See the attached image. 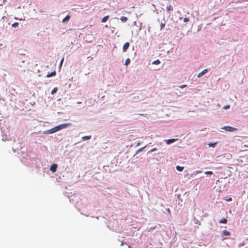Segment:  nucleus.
I'll list each match as a JSON object with an SVG mask.
<instances>
[{
	"label": "nucleus",
	"mask_w": 248,
	"mask_h": 248,
	"mask_svg": "<svg viewBox=\"0 0 248 248\" xmlns=\"http://www.w3.org/2000/svg\"><path fill=\"white\" fill-rule=\"evenodd\" d=\"M194 223L195 224H198L199 225H201V223L200 222V221L198 220V219H196L195 221H194Z\"/></svg>",
	"instance_id": "bb28decb"
},
{
	"label": "nucleus",
	"mask_w": 248,
	"mask_h": 248,
	"mask_svg": "<svg viewBox=\"0 0 248 248\" xmlns=\"http://www.w3.org/2000/svg\"><path fill=\"white\" fill-rule=\"evenodd\" d=\"M2 6V4H0V6Z\"/></svg>",
	"instance_id": "e433bc0d"
},
{
	"label": "nucleus",
	"mask_w": 248,
	"mask_h": 248,
	"mask_svg": "<svg viewBox=\"0 0 248 248\" xmlns=\"http://www.w3.org/2000/svg\"><path fill=\"white\" fill-rule=\"evenodd\" d=\"M205 174H210L211 175L213 174V172L211 171H207L204 172Z\"/></svg>",
	"instance_id": "b1692460"
},
{
	"label": "nucleus",
	"mask_w": 248,
	"mask_h": 248,
	"mask_svg": "<svg viewBox=\"0 0 248 248\" xmlns=\"http://www.w3.org/2000/svg\"><path fill=\"white\" fill-rule=\"evenodd\" d=\"M146 147V145H145V146H144L142 148H141L139 149H138L137 151H136V154H138V153L140 152H141L143 149H144L145 147Z\"/></svg>",
	"instance_id": "5701e85b"
},
{
	"label": "nucleus",
	"mask_w": 248,
	"mask_h": 248,
	"mask_svg": "<svg viewBox=\"0 0 248 248\" xmlns=\"http://www.w3.org/2000/svg\"><path fill=\"white\" fill-rule=\"evenodd\" d=\"M109 16H106L103 17L101 19V22L103 23L106 22L108 19Z\"/></svg>",
	"instance_id": "ddd939ff"
},
{
	"label": "nucleus",
	"mask_w": 248,
	"mask_h": 248,
	"mask_svg": "<svg viewBox=\"0 0 248 248\" xmlns=\"http://www.w3.org/2000/svg\"><path fill=\"white\" fill-rule=\"evenodd\" d=\"M56 75V72L55 71H53V72H50L49 73V72H46V71L44 72V75H43V74L42 75H39V76L40 77V76H44V77H46V78H50L51 77H53V76H55Z\"/></svg>",
	"instance_id": "f257e3e1"
},
{
	"label": "nucleus",
	"mask_w": 248,
	"mask_h": 248,
	"mask_svg": "<svg viewBox=\"0 0 248 248\" xmlns=\"http://www.w3.org/2000/svg\"><path fill=\"white\" fill-rule=\"evenodd\" d=\"M157 21L159 22V19H157Z\"/></svg>",
	"instance_id": "c9c22d12"
},
{
	"label": "nucleus",
	"mask_w": 248,
	"mask_h": 248,
	"mask_svg": "<svg viewBox=\"0 0 248 248\" xmlns=\"http://www.w3.org/2000/svg\"><path fill=\"white\" fill-rule=\"evenodd\" d=\"M227 220L226 218H223L221 219H220L219 221V223H224V224H226L227 223Z\"/></svg>",
	"instance_id": "4468645a"
},
{
	"label": "nucleus",
	"mask_w": 248,
	"mask_h": 248,
	"mask_svg": "<svg viewBox=\"0 0 248 248\" xmlns=\"http://www.w3.org/2000/svg\"><path fill=\"white\" fill-rule=\"evenodd\" d=\"M189 21V19L188 17H185L184 19V22H187Z\"/></svg>",
	"instance_id": "393cba45"
},
{
	"label": "nucleus",
	"mask_w": 248,
	"mask_h": 248,
	"mask_svg": "<svg viewBox=\"0 0 248 248\" xmlns=\"http://www.w3.org/2000/svg\"><path fill=\"white\" fill-rule=\"evenodd\" d=\"M161 62L159 60H156L152 62L153 64H159Z\"/></svg>",
	"instance_id": "f3484780"
},
{
	"label": "nucleus",
	"mask_w": 248,
	"mask_h": 248,
	"mask_svg": "<svg viewBox=\"0 0 248 248\" xmlns=\"http://www.w3.org/2000/svg\"><path fill=\"white\" fill-rule=\"evenodd\" d=\"M127 19H128V18L124 16H122L120 18V20H121V21L124 22V23L126 22Z\"/></svg>",
	"instance_id": "2eb2a0df"
},
{
	"label": "nucleus",
	"mask_w": 248,
	"mask_h": 248,
	"mask_svg": "<svg viewBox=\"0 0 248 248\" xmlns=\"http://www.w3.org/2000/svg\"><path fill=\"white\" fill-rule=\"evenodd\" d=\"M57 168V164H52L50 168V170L51 171H52L53 172H55L56 171Z\"/></svg>",
	"instance_id": "1a4fd4ad"
},
{
	"label": "nucleus",
	"mask_w": 248,
	"mask_h": 248,
	"mask_svg": "<svg viewBox=\"0 0 248 248\" xmlns=\"http://www.w3.org/2000/svg\"><path fill=\"white\" fill-rule=\"evenodd\" d=\"M155 11H156V9L155 7V9L154 10V12H155Z\"/></svg>",
	"instance_id": "72a5a7b5"
},
{
	"label": "nucleus",
	"mask_w": 248,
	"mask_h": 248,
	"mask_svg": "<svg viewBox=\"0 0 248 248\" xmlns=\"http://www.w3.org/2000/svg\"><path fill=\"white\" fill-rule=\"evenodd\" d=\"M176 140V139H171L165 140V142L167 144H170V143L174 142Z\"/></svg>",
	"instance_id": "9d476101"
},
{
	"label": "nucleus",
	"mask_w": 248,
	"mask_h": 248,
	"mask_svg": "<svg viewBox=\"0 0 248 248\" xmlns=\"http://www.w3.org/2000/svg\"><path fill=\"white\" fill-rule=\"evenodd\" d=\"M176 170L179 171H182L183 170H184V167H181V166H177L176 167Z\"/></svg>",
	"instance_id": "a211bd4d"
},
{
	"label": "nucleus",
	"mask_w": 248,
	"mask_h": 248,
	"mask_svg": "<svg viewBox=\"0 0 248 248\" xmlns=\"http://www.w3.org/2000/svg\"><path fill=\"white\" fill-rule=\"evenodd\" d=\"M216 143H210L208 144V145L210 146V147H214L215 145H216Z\"/></svg>",
	"instance_id": "a878e982"
},
{
	"label": "nucleus",
	"mask_w": 248,
	"mask_h": 248,
	"mask_svg": "<svg viewBox=\"0 0 248 248\" xmlns=\"http://www.w3.org/2000/svg\"><path fill=\"white\" fill-rule=\"evenodd\" d=\"M58 128L57 127V126H55L49 130H48L46 132V134H52V133H55L57 131H58V129H57Z\"/></svg>",
	"instance_id": "39448f33"
},
{
	"label": "nucleus",
	"mask_w": 248,
	"mask_h": 248,
	"mask_svg": "<svg viewBox=\"0 0 248 248\" xmlns=\"http://www.w3.org/2000/svg\"><path fill=\"white\" fill-rule=\"evenodd\" d=\"M71 123H66V124H60L59 125H58V126H57V127L58 128L57 129L59 131L61 129L65 128H66L69 126H71Z\"/></svg>",
	"instance_id": "7ed1b4c3"
},
{
	"label": "nucleus",
	"mask_w": 248,
	"mask_h": 248,
	"mask_svg": "<svg viewBox=\"0 0 248 248\" xmlns=\"http://www.w3.org/2000/svg\"><path fill=\"white\" fill-rule=\"evenodd\" d=\"M222 128L225 130L226 131L230 132H233L237 130V129L236 128L232 127L230 126H224Z\"/></svg>",
	"instance_id": "20e7f679"
},
{
	"label": "nucleus",
	"mask_w": 248,
	"mask_h": 248,
	"mask_svg": "<svg viewBox=\"0 0 248 248\" xmlns=\"http://www.w3.org/2000/svg\"><path fill=\"white\" fill-rule=\"evenodd\" d=\"M57 91H58V88L55 87L52 90L51 93L52 94H54L57 92Z\"/></svg>",
	"instance_id": "412c9836"
},
{
	"label": "nucleus",
	"mask_w": 248,
	"mask_h": 248,
	"mask_svg": "<svg viewBox=\"0 0 248 248\" xmlns=\"http://www.w3.org/2000/svg\"><path fill=\"white\" fill-rule=\"evenodd\" d=\"M19 24L18 22H15L13 24H12V27L13 28H16L18 26Z\"/></svg>",
	"instance_id": "4be33fe9"
},
{
	"label": "nucleus",
	"mask_w": 248,
	"mask_h": 248,
	"mask_svg": "<svg viewBox=\"0 0 248 248\" xmlns=\"http://www.w3.org/2000/svg\"><path fill=\"white\" fill-rule=\"evenodd\" d=\"M186 86H187L186 85L184 84V85L179 86V87L181 88H185V87H186Z\"/></svg>",
	"instance_id": "c85d7f7f"
},
{
	"label": "nucleus",
	"mask_w": 248,
	"mask_h": 248,
	"mask_svg": "<svg viewBox=\"0 0 248 248\" xmlns=\"http://www.w3.org/2000/svg\"><path fill=\"white\" fill-rule=\"evenodd\" d=\"M63 58H62L61 61V62H60V65L62 64L63 62Z\"/></svg>",
	"instance_id": "473e14b6"
},
{
	"label": "nucleus",
	"mask_w": 248,
	"mask_h": 248,
	"mask_svg": "<svg viewBox=\"0 0 248 248\" xmlns=\"http://www.w3.org/2000/svg\"><path fill=\"white\" fill-rule=\"evenodd\" d=\"M167 211L168 212V213H169V214H170V208H168L167 209Z\"/></svg>",
	"instance_id": "2f4dec72"
},
{
	"label": "nucleus",
	"mask_w": 248,
	"mask_h": 248,
	"mask_svg": "<svg viewBox=\"0 0 248 248\" xmlns=\"http://www.w3.org/2000/svg\"><path fill=\"white\" fill-rule=\"evenodd\" d=\"M129 46L130 43L129 42H127L125 43H124L123 47V51L124 52L127 51V49L129 47Z\"/></svg>",
	"instance_id": "423d86ee"
},
{
	"label": "nucleus",
	"mask_w": 248,
	"mask_h": 248,
	"mask_svg": "<svg viewBox=\"0 0 248 248\" xmlns=\"http://www.w3.org/2000/svg\"><path fill=\"white\" fill-rule=\"evenodd\" d=\"M156 150H157L156 148H153V149H152L150 151V152H154V151H156Z\"/></svg>",
	"instance_id": "cd10ccee"
},
{
	"label": "nucleus",
	"mask_w": 248,
	"mask_h": 248,
	"mask_svg": "<svg viewBox=\"0 0 248 248\" xmlns=\"http://www.w3.org/2000/svg\"><path fill=\"white\" fill-rule=\"evenodd\" d=\"M130 62H131L130 59L129 58H127L124 64L127 66L130 63Z\"/></svg>",
	"instance_id": "6ab92c4d"
},
{
	"label": "nucleus",
	"mask_w": 248,
	"mask_h": 248,
	"mask_svg": "<svg viewBox=\"0 0 248 248\" xmlns=\"http://www.w3.org/2000/svg\"><path fill=\"white\" fill-rule=\"evenodd\" d=\"M208 71V69H205L202 72H200L198 75H197V74H195L193 75V78H195L196 76H197V78H201V77L203 76L205 74L207 73Z\"/></svg>",
	"instance_id": "f03ea898"
},
{
	"label": "nucleus",
	"mask_w": 248,
	"mask_h": 248,
	"mask_svg": "<svg viewBox=\"0 0 248 248\" xmlns=\"http://www.w3.org/2000/svg\"><path fill=\"white\" fill-rule=\"evenodd\" d=\"M91 138V136H84V137H82V140H90Z\"/></svg>",
	"instance_id": "aec40b11"
},
{
	"label": "nucleus",
	"mask_w": 248,
	"mask_h": 248,
	"mask_svg": "<svg viewBox=\"0 0 248 248\" xmlns=\"http://www.w3.org/2000/svg\"><path fill=\"white\" fill-rule=\"evenodd\" d=\"M140 143H138L137 144V146L140 145Z\"/></svg>",
	"instance_id": "f704fd0d"
},
{
	"label": "nucleus",
	"mask_w": 248,
	"mask_h": 248,
	"mask_svg": "<svg viewBox=\"0 0 248 248\" xmlns=\"http://www.w3.org/2000/svg\"><path fill=\"white\" fill-rule=\"evenodd\" d=\"M70 16L69 15H67L63 18L62 20V22L63 23H67L70 20Z\"/></svg>",
	"instance_id": "6e6552de"
},
{
	"label": "nucleus",
	"mask_w": 248,
	"mask_h": 248,
	"mask_svg": "<svg viewBox=\"0 0 248 248\" xmlns=\"http://www.w3.org/2000/svg\"><path fill=\"white\" fill-rule=\"evenodd\" d=\"M222 233L225 236H230L231 235L230 232L227 230H223L222 231Z\"/></svg>",
	"instance_id": "9b49d317"
},
{
	"label": "nucleus",
	"mask_w": 248,
	"mask_h": 248,
	"mask_svg": "<svg viewBox=\"0 0 248 248\" xmlns=\"http://www.w3.org/2000/svg\"><path fill=\"white\" fill-rule=\"evenodd\" d=\"M164 22H161L160 24V30H162L164 28L166 24V21L165 18H163Z\"/></svg>",
	"instance_id": "f8f14e48"
},
{
	"label": "nucleus",
	"mask_w": 248,
	"mask_h": 248,
	"mask_svg": "<svg viewBox=\"0 0 248 248\" xmlns=\"http://www.w3.org/2000/svg\"><path fill=\"white\" fill-rule=\"evenodd\" d=\"M167 10L168 12H170V11H172V10H173V7H172V6L170 4H169V5H167Z\"/></svg>",
	"instance_id": "dca6fc26"
},
{
	"label": "nucleus",
	"mask_w": 248,
	"mask_h": 248,
	"mask_svg": "<svg viewBox=\"0 0 248 248\" xmlns=\"http://www.w3.org/2000/svg\"><path fill=\"white\" fill-rule=\"evenodd\" d=\"M223 108H224V109H227L230 108V106L229 105H226Z\"/></svg>",
	"instance_id": "c756f323"
},
{
	"label": "nucleus",
	"mask_w": 248,
	"mask_h": 248,
	"mask_svg": "<svg viewBox=\"0 0 248 248\" xmlns=\"http://www.w3.org/2000/svg\"><path fill=\"white\" fill-rule=\"evenodd\" d=\"M27 57L24 54H22L19 58L20 62H21L22 63H24L27 60Z\"/></svg>",
	"instance_id": "0eeeda50"
},
{
	"label": "nucleus",
	"mask_w": 248,
	"mask_h": 248,
	"mask_svg": "<svg viewBox=\"0 0 248 248\" xmlns=\"http://www.w3.org/2000/svg\"><path fill=\"white\" fill-rule=\"evenodd\" d=\"M227 201H232V198L230 197L228 199L226 200Z\"/></svg>",
	"instance_id": "7c9ffc66"
}]
</instances>
